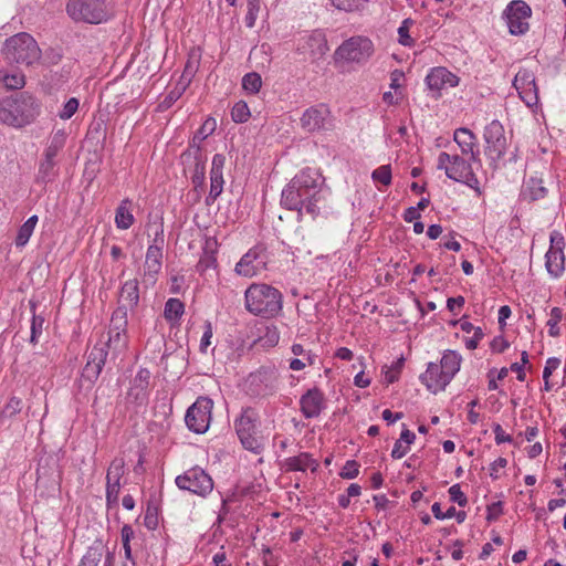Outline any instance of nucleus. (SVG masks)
<instances>
[{
    "label": "nucleus",
    "mask_w": 566,
    "mask_h": 566,
    "mask_svg": "<svg viewBox=\"0 0 566 566\" xmlns=\"http://www.w3.org/2000/svg\"><path fill=\"white\" fill-rule=\"evenodd\" d=\"M483 137L485 140V156L491 161V166L496 168L497 161L503 158L507 149L503 125L499 120H492L485 127Z\"/></svg>",
    "instance_id": "1a4fd4ad"
},
{
    "label": "nucleus",
    "mask_w": 566,
    "mask_h": 566,
    "mask_svg": "<svg viewBox=\"0 0 566 566\" xmlns=\"http://www.w3.org/2000/svg\"><path fill=\"white\" fill-rule=\"evenodd\" d=\"M461 365V356L453 350H447L441 360L440 366L444 371V381H451L459 371Z\"/></svg>",
    "instance_id": "c756f323"
},
{
    "label": "nucleus",
    "mask_w": 566,
    "mask_h": 566,
    "mask_svg": "<svg viewBox=\"0 0 566 566\" xmlns=\"http://www.w3.org/2000/svg\"><path fill=\"white\" fill-rule=\"evenodd\" d=\"M107 355L108 353L105 349V346L95 345L88 352L87 361L82 371V378L88 381L90 385H93L97 380L105 365Z\"/></svg>",
    "instance_id": "6ab92c4d"
},
{
    "label": "nucleus",
    "mask_w": 566,
    "mask_h": 566,
    "mask_svg": "<svg viewBox=\"0 0 566 566\" xmlns=\"http://www.w3.org/2000/svg\"><path fill=\"white\" fill-rule=\"evenodd\" d=\"M226 165V157L222 154H216L212 158L210 177L223 176V168Z\"/></svg>",
    "instance_id": "5fc2aeb1"
},
{
    "label": "nucleus",
    "mask_w": 566,
    "mask_h": 566,
    "mask_svg": "<svg viewBox=\"0 0 566 566\" xmlns=\"http://www.w3.org/2000/svg\"><path fill=\"white\" fill-rule=\"evenodd\" d=\"M374 53L373 42L361 35L352 36L344 41L336 50L337 57L347 62L365 63Z\"/></svg>",
    "instance_id": "f8f14e48"
},
{
    "label": "nucleus",
    "mask_w": 566,
    "mask_h": 566,
    "mask_svg": "<svg viewBox=\"0 0 566 566\" xmlns=\"http://www.w3.org/2000/svg\"><path fill=\"white\" fill-rule=\"evenodd\" d=\"M245 310L263 318L276 317L283 308V294L266 283H252L244 292Z\"/></svg>",
    "instance_id": "f257e3e1"
},
{
    "label": "nucleus",
    "mask_w": 566,
    "mask_h": 566,
    "mask_svg": "<svg viewBox=\"0 0 566 566\" xmlns=\"http://www.w3.org/2000/svg\"><path fill=\"white\" fill-rule=\"evenodd\" d=\"M118 303V306H124L126 311L137 307L139 303V283L136 279L128 280L122 285Z\"/></svg>",
    "instance_id": "393cba45"
},
{
    "label": "nucleus",
    "mask_w": 566,
    "mask_h": 566,
    "mask_svg": "<svg viewBox=\"0 0 566 566\" xmlns=\"http://www.w3.org/2000/svg\"><path fill=\"white\" fill-rule=\"evenodd\" d=\"M371 178L376 182H380L384 186H389L391 184L390 165H382L375 169L371 174Z\"/></svg>",
    "instance_id": "09e8293b"
},
{
    "label": "nucleus",
    "mask_w": 566,
    "mask_h": 566,
    "mask_svg": "<svg viewBox=\"0 0 566 566\" xmlns=\"http://www.w3.org/2000/svg\"><path fill=\"white\" fill-rule=\"evenodd\" d=\"M281 203L289 210H296L298 212V217L302 216L303 209L302 201L300 199V189L297 187L292 188V180L282 191Z\"/></svg>",
    "instance_id": "7c9ffc66"
},
{
    "label": "nucleus",
    "mask_w": 566,
    "mask_h": 566,
    "mask_svg": "<svg viewBox=\"0 0 566 566\" xmlns=\"http://www.w3.org/2000/svg\"><path fill=\"white\" fill-rule=\"evenodd\" d=\"M259 415L251 408L242 410L240 417L234 421V429L245 450L259 454L264 449V439L258 430Z\"/></svg>",
    "instance_id": "20e7f679"
},
{
    "label": "nucleus",
    "mask_w": 566,
    "mask_h": 566,
    "mask_svg": "<svg viewBox=\"0 0 566 566\" xmlns=\"http://www.w3.org/2000/svg\"><path fill=\"white\" fill-rule=\"evenodd\" d=\"M531 7L523 0L511 1L503 12L509 31L512 35H522L528 31V19L531 18Z\"/></svg>",
    "instance_id": "4468645a"
},
{
    "label": "nucleus",
    "mask_w": 566,
    "mask_h": 566,
    "mask_svg": "<svg viewBox=\"0 0 566 566\" xmlns=\"http://www.w3.org/2000/svg\"><path fill=\"white\" fill-rule=\"evenodd\" d=\"M453 140L460 147L463 156H469L470 160L473 163L480 161V151L476 148V137L470 129L464 127L455 129Z\"/></svg>",
    "instance_id": "4be33fe9"
},
{
    "label": "nucleus",
    "mask_w": 566,
    "mask_h": 566,
    "mask_svg": "<svg viewBox=\"0 0 566 566\" xmlns=\"http://www.w3.org/2000/svg\"><path fill=\"white\" fill-rule=\"evenodd\" d=\"M150 379V373L148 369H140L134 378V386L140 391H146Z\"/></svg>",
    "instance_id": "13d9d810"
},
{
    "label": "nucleus",
    "mask_w": 566,
    "mask_h": 566,
    "mask_svg": "<svg viewBox=\"0 0 566 566\" xmlns=\"http://www.w3.org/2000/svg\"><path fill=\"white\" fill-rule=\"evenodd\" d=\"M104 544L102 541H95L82 557L78 566H97L104 554Z\"/></svg>",
    "instance_id": "473e14b6"
},
{
    "label": "nucleus",
    "mask_w": 566,
    "mask_h": 566,
    "mask_svg": "<svg viewBox=\"0 0 566 566\" xmlns=\"http://www.w3.org/2000/svg\"><path fill=\"white\" fill-rule=\"evenodd\" d=\"M270 254L265 244L258 243L249 249L234 266V272L243 277H253L266 270Z\"/></svg>",
    "instance_id": "0eeeda50"
},
{
    "label": "nucleus",
    "mask_w": 566,
    "mask_h": 566,
    "mask_svg": "<svg viewBox=\"0 0 566 566\" xmlns=\"http://www.w3.org/2000/svg\"><path fill=\"white\" fill-rule=\"evenodd\" d=\"M545 268L549 275L559 277L565 271V254L559 248L548 249L545 254Z\"/></svg>",
    "instance_id": "bb28decb"
},
{
    "label": "nucleus",
    "mask_w": 566,
    "mask_h": 566,
    "mask_svg": "<svg viewBox=\"0 0 566 566\" xmlns=\"http://www.w3.org/2000/svg\"><path fill=\"white\" fill-rule=\"evenodd\" d=\"M1 54L10 64L30 66L41 59V49L31 34L20 32L6 40Z\"/></svg>",
    "instance_id": "7ed1b4c3"
},
{
    "label": "nucleus",
    "mask_w": 566,
    "mask_h": 566,
    "mask_svg": "<svg viewBox=\"0 0 566 566\" xmlns=\"http://www.w3.org/2000/svg\"><path fill=\"white\" fill-rule=\"evenodd\" d=\"M105 347H113L114 349H124L127 346V334L126 332H112L108 331V340L104 345Z\"/></svg>",
    "instance_id": "a18cd8bd"
},
{
    "label": "nucleus",
    "mask_w": 566,
    "mask_h": 566,
    "mask_svg": "<svg viewBox=\"0 0 566 566\" xmlns=\"http://www.w3.org/2000/svg\"><path fill=\"white\" fill-rule=\"evenodd\" d=\"M359 473V464L355 460H349L343 467L339 475L343 479H355Z\"/></svg>",
    "instance_id": "6e6d98bb"
},
{
    "label": "nucleus",
    "mask_w": 566,
    "mask_h": 566,
    "mask_svg": "<svg viewBox=\"0 0 566 566\" xmlns=\"http://www.w3.org/2000/svg\"><path fill=\"white\" fill-rule=\"evenodd\" d=\"M223 176L210 177V191L206 198L207 205H211L222 193L223 190Z\"/></svg>",
    "instance_id": "c03bdc74"
},
{
    "label": "nucleus",
    "mask_w": 566,
    "mask_h": 566,
    "mask_svg": "<svg viewBox=\"0 0 566 566\" xmlns=\"http://www.w3.org/2000/svg\"><path fill=\"white\" fill-rule=\"evenodd\" d=\"M147 230L149 237L153 234V241L146 252L145 275L154 276L161 269L163 248L165 244L163 218L159 221H149Z\"/></svg>",
    "instance_id": "6e6552de"
},
{
    "label": "nucleus",
    "mask_w": 566,
    "mask_h": 566,
    "mask_svg": "<svg viewBox=\"0 0 566 566\" xmlns=\"http://www.w3.org/2000/svg\"><path fill=\"white\" fill-rule=\"evenodd\" d=\"M40 112L41 104L29 92H20L0 101V122L13 127L34 122Z\"/></svg>",
    "instance_id": "f03ea898"
},
{
    "label": "nucleus",
    "mask_w": 566,
    "mask_h": 566,
    "mask_svg": "<svg viewBox=\"0 0 566 566\" xmlns=\"http://www.w3.org/2000/svg\"><path fill=\"white\" fill-rule=\"evenodd\" d=\"M513 86L518 92L522 101L530 107L538 103V88L535 83L534 74L526 70H520L514 77Z\"/></svg>",
    "instance_id": "dca6fc26"
},
{
    "label": "nucleus",
    "mask_w": 566,
    "mask_h": 566,
    "mask_svg": "<svg viewBox=\"0 0 566 566\" xmlns=\"http://www.w3.org/2000/svg\"><path fill=\"white\" fill-rule=\"evenodd\" d=\"M301 411L304 418L312 419L321 415L325 408V399L323 392L314 387L308 389L300 399Z\"/></svg>",
    "instance_id": "aec40b11"
},
{
    "label": "nucleus",
    "mask_w": 566,
    "mask_h": 566,
    "mask_svg": "<svg viewBox=\"0 0 566 566\" xmlns=\"http://www.w3.org/2000/svg\"><path fill=\"white\" fill-rule=\"evenodd\" d=\"M297 50L308 55L312 62L319 61L329 50L325 33L319 30L313 31L303 38Z\"/></svg>",
    "instance_id": "a211bd4d"
},
{
    "label": "nucleus",
    "mask_w": 566,
    "mask_h": 566,
    "mask_svg": "<svg viewBox=\"0 0 566 566\" xmlns=\"http://www.w3.org/2000/svg\"><path fill=\"white\" fill-rule=\"evenodd\" d=\"M22 409V401L17 397H11L3 409L0 411V426H3L6 419H10Z\"/></svg>",
    "instance_id": "a19ab883"
},
{
    "label": "nucleus",
    "mask_w": 566,
    "mask_h": 566,
    "mask_svg": "<svg viewBox=\"0 0 566 566\" xmlns=\"http://www.w3.org/2000/svg\"><path fill=\"white\" fill-rule=\"evenodd\" d=\"M444 371L440 364L430 363L423 375H421L422 382L433 394L443 390L450 381H444Z\"/></svg>",
    "instance_id": "b1692460"
},
{
    "label": "nucleus",
    "mask_w": 566,
    "mask_h": 566,
    "mask_svg": "<svg viewBox=\"0 0 566 566\" xmlns=\"http://www.w3.org/2000/svg\"><path fill=\"white\" fill-rule=\"evenodd\" d=\"M284 467L285 471L305 472L310 469L312 472H315L318 468V462L312 457V454L302 452L298 455L285 459Z\"/></svg>",
    "instance_id": "a878e982"
},
{
    "label": "nucleus",
    "mask_w": 566,
    "mask_h": 566,
    "mask_svg": "<svg viewBox=\"0 0 566 566\" xmlns=\"http://www.w3.org/2000/svg\"><path fill=\"white\" fill-rule=\"evenodd\" d=\"M125 472V461L123 458H115L106 474V503L107 506L117 505L120 490V479Z\"/></svg>",
    "instance_id": "f3484780"
},
{
    "label": "nucleus",
    "mask_w": 566,
    "mask_h": 566,
    "mask_svg": "<svg viewBox=\"0 0 566 566\" xmlns=\"http://www.w3.org/2000/svg\"><path fill=\"white\" fill-rule=\"evenodd\" d=\"M66 139V135L63 130H59L51 138L50 144L48 145L43 158L55 160V157L60 153V150L64 147Z\"/></svg>",
    "instance_id": "c9c22d12"
},
{
    "label": "nucleus",
    "mask_w": 566,
    "mask_h": 566,
    "mask_svg": "<svg viewBox=\"0 0 566 566\" xmlns=\"http://www.w3.org/2000/svg\"><path fill=\"white\" fill-rule=\"evenodd\" d=\"M248 12L244 19L248 28H253L260 11V0H247Z\"/></svg>",
    "instance_id": "8fccbe9b"
},
{
    "label": "nucleus",
    "mask_w": 566,
    "mask_h": 566,
    "mask_svg": "<svg viewBox=\"0 0 566 566\" xmlns=\"http://www.w3.org/2000/svg\"><path fill=\"white\" fill-rule=\"evenodd\" d=\"M66 13L75 22L99 24L109 17L105 0H69Z\"/></svg>",
    "instance_id": "423d86ee"
},
{
    "label": "nucleus",
    "mask_w": 566,
    "mask_h": 566,
    "mask_svg": "<svg viewBox=\"0 0 566 566\" xmlns=\"http://www.w3.org/2000/svg\"><path fill=\"white\" fill-rule=\"evenodd\" d=\"M450 500L457 503L459 506H465L468 504V499L465 494L461 491L460 484H454L449 489Z\"/></svg>",
    "instance_id": "4d7b16f0"
},
{
    "label": "nucleus",
    "mask_w": 566,
    "mask_h": 566,
    "mask_svg": "<svg viewBox=\"0 0 566 566\" xmlns=\"http://www.w3.org/2000/svg\"><path fill=\"white\" fill-rule=\"evenodd\" d=\"M438 169H444L448 178L478 189L479 180L472 170L470 158L465 159L463 155L442 151L438 157Z\"/></svg>",
    "instance_id": "39448f33"
},
{
    "label": "nucleus",
    "mask_w": 566,
    "mask_h": 566,
    "mask_svg": "<svg viewBox=\"0 0 566 566\" xmlns=\"http://www.w3.org/2000/svg\"><path fill=\"white\" fill-rule=\"evenodd\" d=\"M217 123L214 118H208L203 122L200 128L195 134L192 140L190 142V147L196 148V155H200L201 148L200 144L216 130ZM197 158V156H195Z\"/></svg>",
    "instance_id": "2f4dec72"
},
{
    "label": "nucleus",
    "mask_w": 566,
    "mask_h": 566,
    "mask_svg": "<svg viewBox=\"0 0 566 566\" xmlns=\"http://www.w3.org/2000/svg\"><path fill=\"white\" fill-rule=\"evenodd\" d=\"M560 365V359L551 357L546 360V365L543 370V378H549L552 373L556 370Z\"/></svg>",
    "instance_id": "338daca9"
},
{
    "label": "nucleus",
    "mask_w": 566,
    "mask_h": 566,
    "mask_svg": "<svg viewBox=\"0 0 566 566\" xmlns=\"http://www.w3.org/2000/svg\"><path fill=\"white\" fill-rule=\"evenodd\" d=\"M262 86L261 75L256 72L248 73L242 78V87L250 94H256Z\"/></svg>",
    "instance_id": "79ce46f5"
},
{
    "label": "nucleus",
    "mask_w": 566,
    "mask_h": 566,
    "mask_svg": "<svg viewBox=\"0 0 566 566\" xmlns=\"http://www.w3.org/2000/svg\"><path fill=\"white\" fill-rule=\"evenodd\" d=\"M249 388L252 395L265 397L277 389V374L272 367H261L249 376Z\"/></svg>",
    "instance_id": "2eb2a0df"
},
{
    "label": "nucleus",
    "mask_w": 566,
    "mask_h": 566,
    "mask_svg": "<svg viewBox=\"0 0 566 566\" xmlns=\"http://www.w3.org/2000/svg\"><path fill=\"white\" fill-rule=\"evenodd\" d=\"M250 109L243 101L235 103L232 107L231 117L235 123H245L250 118Z\"/></svg>",
    "instance_id": "49530a36"
},
{
    "label": "nucleus",
    "mask_w": 566,
    "mask_h": 566,
    "mask_svg": "<svg viewBox=\"0 0 566 566\" xmlns=\"http://www.w3.org/2000/svg\"><path fill=\"white\" fill-rule=\"evenodd\" d=\"M132 200L126 198L123 199L115 212V223L116 227L120 230L129 229L134 222L135 218L132 213Z\"/></svg>",
    "instance_id": "c85d7f7f"
},
{
    "label": "nucleus",
    "mask_w": 566,
    "mask_h": 566,
    "mask_svg": "<svg viewBox=\"0 0 566 566\" xmlns=\"http://www.w3.org/2000/svg\"><path fill=\"white\" fill-rule=\"evenodd\" d=\"M331 3L338 10H344L347 12L357 10L360 6L363 0H329Z\"/></svg>",
    "instance_id": "603ef678"
},
{
    "label": "nucleus",
    "mask_w": 566,
    "mask_h": 566,
    "mask_svg": "<svg viewBox=\"0 0 566 566\" xmlns=\"http://www.w3.org/2000/svg\"><path fill=\"white\" fill-rule=\"evenodd\" d=\"M43 325H44V318L42 316L35 315V313H33V317H32V322H31V336H30V342L32 344L38 343V338L42 334V331H43Z\"/></svg>",
    "instance_id": "3c124183"
},
{
    "label": "nucleus",
    "mask_w": 566,
    "mask_h": 566,
    "mask_svg": "<svg viewBox=\"0 0 566 566\" xmlns=\"http://www.w3.org/2000/svg\"><path fill=\"white\" fill-rule=\"evenodd\" d=\"M62 52L56 49H49L44 53V63L48 65H55L62 60Z\"/></svg>",
    "instance_id": "680f3d73"
},
{
    "label": "nucleus",
    "mask_w": 566,
    "mask_h": 566,
    "mask_svg": "<svg viewBox=\"0 0 566 566\" xmlns=\"http://www.w3.org/2000/svg\"><path fill=\"white\" fill-rule=\"evenodd\" d=\"M182 94V90L175 88L170 91L161 102L160 106L169 108Z\"/></svg>",
    "instance_id": "774afa93"
},
{
    "label": "nucleus",
    "mask_w": 566,
    "mask_h": 566,
    "mask_svg": "<svg viewBox=\"0 0 566 566\" xmlns=\"http://www.w3.org/2000/svg\"><path fill=\"white\" fill-rule=\"evenodd\" d=\"M185 312V305L179 298H169L165 304L164 316L168 322H177Z\"/></svg>",
    "instance_id": "58836bf2"
},
{
    "label": "nucleus",
    "mask_w": 566,
    "mask_h": 566,
    "mask_svg": "<svg viewBox=\"0 0 566 566\" xmlns=\"http://www.w3.org/2000/svg\"><path fill=\"white\" fill-rule=\"evenodd\" d=\"M300 122L302 128L307 133L326 132L334 128L332 112L324 103L306 108Z\"/></svg>",
    "instance_id": "ddd939ff"
},
{
    "label": "nucleus",
    "mask_w": 566,
    "mask_h": 566,
    "mask_svg": "<svg viewBox=\"0 0 566 566\" xmlns=\"http://www.w3.org/2000/svg\"><path fill=\"white\" fill-rule=\"evenodd\" d=\"M547 189L543 185V180L539 178H530L523 190V196L531 201H536L545 198Z\"/></svg>",
    "instance_id": "72a5a7b5"
},
{
    "label": "nucleus",
    "mask_w": 566,
    "mask_h": 566,
    "mask_svg": "<svg viewBox=\"0 0 566 566\" xmlns=\"http://www.w3.org/2000/svg\"><path fill=\"white\" fill-rule=\"evenodd\" d=\"M563 319V310L560 307H553L551 311V318L547 321L548 334L552 337L560 335L558 323Z\"/></svg>",
    "instance_id": "37998d69"
},
{
    "label": "nucleus",
    "mask_w": 566,
    "mask_h": 566,
    "mask_svg": "<svg viewBox=\"0 0 566 566\" xmlns=\"http://www.w3.org/2000/svg\"><path fill=\"white\" fill-rule=\"evenodd\" d=\"M127 312L124 306H118L111 318L109 331L127 332Z\"/></svg>",
    "instance_id": "ea45409f"
},
{
    "label": "nucleus",
    "mask_w": 566,
    "mask_h": 566,
    "mask_svg": "<svg viewBox=\"0 0 566 566\" xmlns=\"http://www.w3.org/2000/svg\"><path fill=\"white\" fill-rule=\"evenodd\" d=\"M502 514H503L502 502H494V503L488 505V515H486L488 521H494Z\"/></svg>",
    "instance_id": "0e129e2a"
},
{
    "label": "nucleus",
    "mask_w": 566,
    "mask_h": 566,
    "mask_svg": "<svg viewBox=\"0 0 566 566\" xmlns=\"http://www.w3.org/2000/svg\"><path fill=\"white\" fill-rule=\"evenodd\" d=\"M217 244L218 243L216 239L209 238L206 240L203 253L197 263V271L201 274L209 269L217 268Z\"/></svg>",
    "instance_id": "cd10ccee"
},
{
    "label": "nucleus",
    "mask_w": 566,
    "mask_h": 566,
    "mask_svg": "<svg viewBox=\"0 0 566 566\" xmlns=\"http://www.w3.org/2000/svg\"><path fill=\"white\" fill-rule=\"evenodd\" d=\"M55 166H56V160H50V159L43 158L39 165L36 182L48 184V182L53 181L57 175Z\"/></svg>",
    "instance_id": "f704fd0d"
},
{
    "label": "nucleus",
    "mask_w": 566,
    "mask_h": 566,
    "mask_svg": "<svg viewBox=\"0 0 566 566\" xmlns=\"http://www.w3.org/2000/svg\"><path fill=\"white\" fill-rule=\"evenodd\" d=\"M426 83L431 91L440 92L443 88L455 87L459 84V77L448 69L438 66L427 75Z\"/></svg>",
    "instance_id": "412c9836"
},
{
    "label": "nucleus",
    "mask_w": 566,
    "mask_h": 566,
    "mask_svg": "<svg viewBox=\"0 0 566 566\" xmlns=\"http://www.w3.org/2000/svg\"><path fill=\"white\" fill-rule=\"evenodd\" d=\"M78 108V99L75 97L70 98L63 106V109L59 113L61 119H70Z\"/></svg>",
    "instance_id": "864d4df0"
},
{
    "label": "nucleus",
    "mask_w": 566,
    "mask_h": 566,
    "mask_svg": "<svg viewBox=\"0 0 566 566\" xmlns=\"http://www.w3.org/2000/svg\"><path fill=\"white\" fill-rule=\"evenodd\" d=\"M198 159V157L196 158ZM205 182V164L200 160H197L195 165V172L192 176V184L195 186H202Z\"/></svg>",
    "instance_id": "052dcab7"
},
{
    "label": "nucleus",
    "mask_w": 566,
    "mask_h": 566,
    "mask_svg": "<svg viewBox=\"0 0 566 566\" xmlns=\"http://www.w3.org/2000/svg\"><path fill=\"white\" fill-rule=\"evenodd\" d=\"M120 535H122V542H123L125 555L127 558H130L132 549H130L129 541L134 536V531H133L132 526L124 525L122 528Z\"/></svg>",
    "instance_id": "bf43d9fd"
},
{
    "label": "nucleus",
    "mask_w": 566,
    "mask_h": 566,
    "mask_svg": "<svg viewBox=\"0 0 566 566\" xmlns=\"http://www.w3.org/2000/svg\"><path fill=\"white\" fill-rule=\"evenodd\" d=\"M413 24V20L408 18L405 19L401 25L398 28L399 43L405 46H411L413 44V39L409 34V30Z\"/></svg>",
    "instance_id": "de8ad7c7"
},
{
    "label": "nucleus",
    "mask_w": 566,
    "mask_h": 566,
    "mask_svg": "<svg viewBox=\"0 0 566 566\" xmlns=\"http://www.w3.org/2000/svg\"><path fill=\"white\" fill-rule=\"evenodd\" d=\"M319 199L321 197L317 195L316 199H310L303 205V209H305L306 213H308L312 218H316L319 214V208L317 206Z\"/></svg>",
    "instance_id": "e2e57ef3"
},
{
    "label": "nucleus",
    "mask_w": 566,
    "mask_h": 566,
    "mask_svg": "<svg viewBox=\"0 0 566 566\" xmlns=\"http://www.w3.org/2000/svg\"><path fill=\"white\" fill-rule=\"evenodd\" d=\"M0 82L8 90H20L25 85V76L20 71H15L11 74L0 71Z\"/></svg>",
    "instance_id": "4c0bfd02"
},
{
    "label": "nucleus",
    "mask_w": 566,
    "mask_h": 566,
    "mask_svg": "<svg viewBox=\"0 0 566 566\" xmlns=\"http://www.w3.org/2000/svg\"><path fill=\"white\" fill-rule=\"evenodd\" d=\"M213 400L209 397H199L187 409L185 422L195 433H205L210 426Z\"/></svg>",
    "instance_id": "9b49d317"
},
{
    "label": "nucleus",
    "mask_w": 566,
    "mask_h": 566,
    "mask_svg": "<svg viewBox=\"0 0 566 566\" xmlns=\"http://www.w3.org/2000/svg\"><path fill=\"white\" fill-rule=\"evenodd\" d=\"M38 223V216H31L19 229L17 238H15V245L17 247H24L29 239L31 238L34 228Z\"/></svg>",
    "instance_id": "e433bc0d"
},
{
    "label": "nucleus",
    "mask_w": 566,
    "mask_h": 566,
    "mask_svg": "<svg viewBox=\"0 0 566 566\" xmlns=\"http://www.w3.org/2000/svg\"><path fill=\"white\" fill-rule=\"evenodd\" d=\"M212 338V326L210 322L206 323V331L200 340V350L206 353L208 346L211 344Z\"/></svg>",
    "instance_id": "69168bd1"
},
{
    "label": "nucleus",
    "mask_w": 566,
    "mask_h": 566,
    "mask_svg": "<svg viewBox=\"0 0 566 566\" xmlns=\"http://www.w3.org/2000/svg\"><path fill=\"white\" fill-rule=\"evenodd\" d=\"M175 482L180 490L189 491L201 497H206L213 490L211 476L199 467H193L178 475Z\"/></svg>",
    "instance_id": "9d476101"
},
{
    "label": "nucleus",
    "mask_w": 566,
    "mask_h": 566,
    "mask_svg": "<svg viewBox=\"0 0 566 566\" xmlns=\"http://www.w3.org/2000/svg\"><path fill=\"white\" fill-rule=\"evenodd\" d=\"M323 181L321 175L311 168L303 169L292 179V188L308 190L312 193L319 195Z\"/></svg>",
    "instance_id": "5701e85b"
}]
</instances>
